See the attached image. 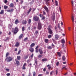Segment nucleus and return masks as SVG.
<instances>
[{
  "instance_id": "1",
  "label": "nucleus",
  "mask_w": 76,
  "mask_h": 76,
  "mask_svg": "<svg viewBox=\"0 0 76 76\" xmlns=\"http://www.w3.org/2000/svg\"><path fill=\"white\" fill-rule=\"evenodd\" d=\"M51 26H49L48 28V33L50 34H53V31L51 29Z\"/></svg>"
},
{
  "instance_id": "2",
  "label": "nucleus",
  "mask_w": 76,
  "mask_h": 76,
  "mask_svg": "<svg viewBox=\"0 0 76 76\" xmlns=\"http://www.w3.org/2000/svg\"><path fill=\"white\" fill-rule=\"evenodd\" d=\"M19 31V29H18V27H15L14 29V31H13V33L14 34H16Z\"/></svg>"
},
{
  "instance_id": "3",
  "label": "nucleus",
  "mask_w": 76,
  "mask_h": 76,
  "mask_svg": "<svg viewBox=\"0 0 76 76\" xmlns=\"http://www.w3.org/2000/svg\"><path fill=\"white\" fill-rule=\"evenodd\" d=\"M6 60H7V62H10L13 60V58L11 57H8L7 58Z\"/></svg>"
},
{
  "instance_id": "4",
  "label": "nucleus",
  "mask_w": 76,
  "mask_h": 76,
  "mask_svg": "<svg viewBox=\"0 0 76 76\" xmlns=\"http://www.w3.org/2000/svg\"><path fill=\"white\" fill-rule=\"evenodd\" d=\"M42 28L41 26V24L40 22H39L38 23V29H41V28Z\"/></svg>"
},
{
  "instance_id": "5",
  "label": "nucleus",
  "mask_w": 76,
  "mask_h": 76,
  "mask_svg": "<svg viewBox=\"0 0 76 76\" xmlns=\"http://www.w3.org/2000/svg\"><path fill=\"white\" fill-rule=\"evenodd\" d=\"M33 19L35 21H38L39 20V17L37 16H35L34 17Z\"/></svg>"
},
{
  "instance_id": "6",
  "label": "nucleus",
  "mask_w": 76,
  "mask_h": 76,
  "mask_svg": "<svg viewBox=\"0 0 76 76\" xmlns=\"http://www.w3.org/2000/svg\"><path fill=\"white\" fill-rule=\"evenodd\" d=\"M26 66V63H25L24 64L23 67L22 68V69H23V70H25V69H26V68H25V66Z\"/></svg>"
},
{
  "instance_id": "7",
  "label": "nucleus",
  "mask_w": 76,
  "mask_h": 76,
  "mask_svg": "<svg viewBox=\"0 0 76 76\" xmlns=\"http://www.w3.org/2000/svg\"><path fill=\"white\" fill-rule=\"evenodd\" d=\"M44 9H45V10L46 11V12H48V11H49V10H48V8L46 7V6H45L44 7Z\"/></svg>"
},
{
  "instance_id": "8",
  "label": "nucleus",
  "mask_w": 76,
  "mask_h": 76,
  "mask_svg": "<svg viewBox=\"0 0 76 76\" xmlns=\"http://www.w3.org/2000/svg\"><path fill=\"white\" fill-rule=\"evenodd\" d=\"M55 39L56 40L58 39L59 38V36L58 34H56L55 36Z\"/></svg>"
},
{
  "instance_id": "9",
  "label": "nucleus",
  "mask_w": 76,
  "mask_h": 76,
  "mask_svg": "<svg viewBox=\"0 0 76 76\" xmlns=\"http://www.w3.org/2000/svg\"><path fill=\"white\" fill-rule=\"evenodd\" d=\"M15 61L16 62V63L18 65V66H19V65L20 64V63H19V62L16 59H15Z\"/></svg>"
},
{
  "instance_id": "10",
  "label": "nucleus",
  "mask_w": 76,
  "mask_h": 76,
  "mask_svg": "<svg viewBox=\"0 0 76 76\" xmlns=\"http://www.w3.org/2000/svg\"><path fill=\"white\" fill-rule=\"evenodd\" d=\"M29 50L31 52V53L34 52V49H33L32 47L30 48Z\"/></svg>"
},
{
  "instance_id": "11",
  "label": "nucleus",
  "mask_w": 76,
  "mask_h": 76,
  "mask_svg": "<svg viewBox=\"0 0 76 76\" xmlns=\"http://www.w3.org/2000/svg\"><path fill=\"white\" fill-rule=\"evenodd\" d=\"M14 10H13V9H12L11 10H7V12H12Z\"/></svg>"
},
{
  "instance_id": "12",
  "label": "nucleus",
  "mask_w": 76,
  "mask_h": 76,
  "mask_svg": "<svg viewBox=\"0 0 76 76\" xmlns=\"http://www.w3.org/2000/svg\"><path fill=\"white\" fill-rule=\"evenodd\" d=\"M39 51L40 54H42L43 53V51H42V50L40 49H39Z\"/></svg>"
},
{
  "instance_id": "13",
  "label": "nucleus",
  "mask_w": 76,
  "mask_h": 76,
  "mask_svg": "<svg viewBox=\"0 0 76 76\" xmlns=\"http://www.w3.org/2000/svg\"><path fill=\"white\" fill-rule=\"evenodd\" d=\"M22 23L23 24H26L27 21L26 20H23L22 22Z\"/></svg>"
},
{
  "instance_id": "14",
  "label": "nucleus",
  "mask_w": 76,
  "mask_h": 76,
  "mask_svg": "<svg viewBox=\"0 0 76 76\" xmlns=\"http://www.w3.org/2000/svg\"><path fill=\"white\" fill-rule=\"evenodd\" d=\"M18 23H19V21L18 20V19H16L15 21V24H17Z\"/></svg>"
},
{
  "instance_id": "15",
  "label": "nucleus",
  "mask_w": 76,
  "mask_h": 76,
  "mask_svg": "<svg viewBox=\"0 0 76 76\" xmlns=\"http://www.w3.org/2000/svg\"><path fill=\"white\" fill-rule=\"evenodd\" d=\"M61 43H62V44H64V43H65V41L64 40V39H62L61 40Z\"/></svg>"
},
{
  "instance_id": "16",
  "label": "nucleus",
  "mask_w": 76,
  "mask_h": 76,
  "mask_svg": "<svg viewBox=\"0 0 76 76\" xmlns=\"http://www.w3.org/2000/svg\"><path fill=\"white\" fill-rule=\"evenodd\" d=\"M23 35V34H21L19 37V39H21V38H22Z\"/></svg>"
},
{
  "instance_id": "17",
  "label": "nucleus",
  "mask_w": 76,
  "mask_h": 76,
  "mask_svg": "<svg viewBox=\"0 0 76 76\" xmlns=\"http://www.w3.org/2000/svg\"><path fill=\"white\" fill-rule=\"evenodd\" d=\"M28 56L29 55H28L26 56H24V59H26V58H27Z\"/></svg>"
},
{
  "instance_id": "18",
  "label": "nucleus",
  "mask_w": 76,
  "mask_h": 76,
  "mask_svg": "<svg viewBox=\"0 0 76 76\" xmlns=\"http://www.w3.org/2000/svg\"><path fill=\"white\" fill-rule=\"evenodd\" d=\"M57 54L58 55L59 57H61V53L60 52H57Z\"/></svg>"
},
{
  "instance_id": "19",
  "label": "nucleus",
  "mask_w": 76,
  "mask_h": 76,
  "mask_svg": "<svg viewBox=\"0 0 76 76\" xmlns=\"http://www.w3.org/2000/svg\"><path fill=\"white\" fill-rule=\"evenodd\" d=\"M35 45V43H32L30 45V47H34V46Z\"/></svg>"
},
{
  "instance_id": "20",
  "label": "nucleus",
  "mask_w": 76,
  "mask_h": 76,
  "mask_svg": "<svg viewBox=\"0 0 76 76\" xmlns=\"http://www.w3.org/2000/svg\"><path fill=\"white\" fill-rule=\"evenodd\" d=\"M52 40L53 41L54 43L56 44H57V42L55 40L53 39H52Z\"/></svg>"
},
{
  "instance_id": "21",
  "label": "nucleus",
  "mask_w": 76,
  "mask_h": 76,
  "mask_svg": "<svg viewBox=\"0 0 76 76\" xmlns=\"http://www.w3.org/2000/svg\"><path fill=\"white\" fill-rule=\"evenodd\" d=\"M4 13V10H2L0 12V15H2L3 13Z\"/></svg>"
},
{
  "instance_id": "22",
  "label": "nucleus",
  "mask_w": 76,
  "mask_h": 76,
  "mask_svg": "<svg viewBox=\"0 0 76 76\" xmlns=\"http://www.w3.org/2000/svg\"><path fill=\"white\" fill-rule=\"evenodd\" d=\"M13 3H11L9 5V6L10 7H13Z\"/></svg>"
},
{
  "instance_id": "23",
  "label": "nucleus",
  "mask_w": 76,
  "mask_h": 76,
  "mask_svg": "<svg viewBox=\"0 0 76 76\" xmlns=\"http://www.w3.org/2000/svg\"><path fill=\"white\" fill-rule=\"evenodd\" d=\"M55 3L56 6H58V2H57V1H55Z\"/></svg>"
},
{
  "instance_id": "24",
  "label": "nucleus",
  "mask_w": 76,
  "mask_h": 76,
  "mask_svg": "<svg viewBox=\"0 0 76 76\" xmlns=\"http://www.w3.org/2000/svg\"><path fill=\"white\" fill-rule=\"evenodd\" d=\"M42 61H47V59L46 58H43L42 59Z\"/></svg>"
},
{
  "instance_id": "25",
  "label": "nucleus",
  "mask_w": 76,
  "mask_h": 76,
  "mask_svg": "<svg viewBox=\"0 0 76 76\" xmlns=\"http://www.w3.org/2000/svg\"><path fill=\"white\" fill-rule=\"evenodd\" d=\"M45 2L46 3H47V4H48L49 3V1H50V0H45Z\"/></svg>"
},
{
  "instance_id": "26",
  "label": "nucleus",
  "mask_w": 76,
  "mask_h": 76,
  "mask_svg": "<svg viewBox=\"0 0 76 76\" xmlns=\"http://www.w3.org/2000/svg\"><path fill=\"white\" fill-rule=\"evenodd\" d=\"M45 42H46V43H48V39H45Z\"/></svg>"
},
{
  "instance_id": "27",
  "label": "nucleus",
  "mask_w": 76,
  "mask_h": 76,
  "mask_svg": "<svg viewBox=\"0 0 76 76\" xmlns=\"http://www.w3.org/2000/svg\"><path fill=\"white\" fill-rule=\"evenodd\" d=\"M43 56V55H39L38 56V57L39 58H41V57H42Z\"/></svg>"
},
{
  "instance_id": "28",
  "label": "nucleus",
  "mask_w": 76,
  "mask_h": 76,
  "mask_svg": "<svg viewBox=\"0 0 76 76\" xmlns=\"http://www.w3.org/2000/svg\"><path fill=\"white\" fill-rule=\"evenodd\" d=\"M17 58L18 60H20V56H17Z\"/></svg>"
},
{
  "instance_id": "29",
  "label": "nucleus",
  "mask_w": 76,
  "mask_h": 76,
  "mask_svg": "<svg viewBox=\"0 0 76 76\" xmlns=\"http://www.w3.org/2000/svg\"><path fill=\"white\" fill-rule=\"evenodd\" d=\"M31 10H32V8H30L29 10L27 12V13H28V14H29V13H30V12L31 11Z\"/></svg>"
},
{
  "instance_id": "30",
  "label": "nucleus",
  "mask_w": 76,
  "mask_h": 76,
  "mask_svg": "<svg viewBox=\"0 0 76 76\" xmlns=\"http://www.w3.org/2000/svg\"><path fill=\"white\" fill-rule=\"evenodd\" d=\"M62 60L64 61H65V60H66V58H65V56H63L62 57Z\"/></svg>"
},
{
  "instance_id": "31",
  "label": "nucleus",
  "mask_w": 76,
  "mask_h": 76,
  "mask_svg": "<svg viewBox=\"0 0 76 76\" xmlns=\"http://www.w3.org/2000/svg\"><path fill=\"white\" fill-rule=\"evenodd\" d=\"M19 44L18 42H17L15 45L16 47H18L19 46Z\"/></svg>"
},
{
  "instance_id": "32",
  "label": "nucleus",
  "mask_w": 76,
  "mask_h": 76,
  "mask_svg": "<svg viewBox=\"0 0 76 76\" xmlns=\"http://www.w3.org/2000/svg\"><path fill=\"white\" fill-rule=\"evenodd\" d=\"M8 8V7L7 6H6V5H5L4 6V8L5 9H7Z\"/></svg>"
},
{
  "instance_id": "33",
  "label": "nucleus",
  "mask_w": 76,
  "mask_h": 76,
  "mask_svg": "<svg viewBox=\"0 0 76 76\" xmlns=\"http://www.w3.org/2000/svg\"><path fill=\"white\" fill-rule=\"evenodd\" d=\"M53 20H54V19L55 18V15L54 14H53Z\"/></svg>"
},
{
  "instance_id": "34",
  "label": "nucleus",
  "mask_w": 76,
  "mask_h": 76,
  "mask_svg": "<svg viewBox=\"0 0 76 76\" xmlns=\"http://www.w3.org/2000/svg\"><path fill=\"white\" fill-rule=\"evenodd\" d=\"M48 48L49 49H52V48H53L52 47H51L50 46H49L48 47Z\"/></svg>"
},
{
  "instance_id": "35",
  "label": "nucleus",
  "mask_w": 76,
  "mask_h": 76,
  "mask_svg": "<svg viewBox=\"0 0 76 76\" xmlns=\"http://www.w3.org/2000/svg\"><path fill=\"white\" fill-rule=\"evenodd\" d=\"M31 19H29L28 20V23L30 24L31 23Z\"/></svg>"
},
{
  "instance_id": "36",
  "label": "nucleus",
  "mask_w": 76,
  "mask_h": 76,
  "mask_svg": "<svg viewBox=\"0 0 76 76\" xmlns=\"http://www.w3.org/2000/svg\"><path fill=\"white\" fill-rule=\"evenodd\" d=\"M71 3L72 6H74V3H73V1H71Z\"/></svg>"
},
{
  "instance_id": "37",
  "label": "nucleus",
  "mask_w": 76,
  "mask_h": 76,
  "mask_svg": "<svg viewBox=\"0 0 76 76\" xmlns=\"http://www.w3.org/2000/svg\"><path fill=\"white\" fill-rule=\"evenodd\" d=\"M56 65L57 66L59 65V62L58 61L56 62Z\"/></svg>"
},
{
  "instance_id": "38",
  "label": "nucleus",
  "mask_w": 76,
  "mask_h": 76,
  "mask_svg": "<svg viewBox=\"0 0 76 76\" xmlns=\"http://www.w3.org/2000/svg\"><path fill=\"white\" fill-rule=\"evenodd\" d=\"M9 53L7 52L6 55V57H7L9 55Z\"/></svg>"
},
{
  "instance_id": "39",
  "label": "nucleus",
  "mask_w": 76,
  "mask_h": 76,
  "mask_svg": "<svg viewBox=\"0 0 76 76\" xmlns=\"http://www.w3.org/2000/svg\"><path fill=\"white\" fill-rule=\"evenodd\" d=\"M22 31H25V27H23L22 28Z\"/></svg>"
},
{
  "instance_id": "40",
  "label": "nucleus",
  "mask_w": 76,
  "mask_h": 76,
  "mask_svg": "<svg viewBox=\"0 0 76 76\" xmlns=\"http://www.w3.org/2000/svg\"><path fill=\"white\" fill-rule=\"evenodd\" d=\"M20 52H21V50H20L18 51V55L19 54H20Z\"/></svg>"
},
{
  "instance_id": "41",
  "label": "nucleus",
  "mask_w": 76,
  "mask_h": 76,
  "mask_svg": "<svg viewBox=\"0 0 76 76\" xmlns=\"http://www.w3.org/2000/svg\"><path fill=\"white\" fill-rule=\"evenodd\" d=\"M68 30L69 31H71V27H69L68 28Z\"/></svg>"
},
{
  "instance_id": "42",
  "label": "nucleus",
  "mask_w": 76,
  "mask_h": 76,
  "mask_svg": "<svg viewBox=\"0 0 76 76\" xmlns=\"http://www.w3.org/2000/svg\"><path fill=\"white\" fill-rule=\"evenodd\" d=\"M36 74V73H35V72H34L33 73V76H35Z\"/></svg>"
},
{
  "instance_id": "43",
  "label": "nucleus",
  "mask_w": 76,
  "mask_h": 76,
  "mask_svg": "<svg viewBox=\"0 0 76 76\" xmlns=\"http://www.w3.org/2000/svg\"><path fill=\"white\" fill-rule=\"evenodd\" d=\"M52 36L51 35H49L48 36V38H51V37Z\"/></svg>"
},
{
  "instance_id": "44",
  "label": "nucleus",
  "mask_w": 76,
  "mask_h": 76,
  "mask_svg": "<svg viewBox=\"0 0 76 76\" xmlns=\"http://www.w3.org/2000/svg\"><path fill=\"white\" fill-rule=\"evenodd\" d=\"M4 3H7V0H5L4 1Z\"/></svg>"
},
{
  "instance_id": "45",
  "label": "nucleus",
  "mask_w": 76,
  "mask_h": 76,
  "mask_svg": "<svg viewBox=\"0 0 76 76\" xmlns=\"http://www.w3.org/2000/svg\"><path fill=\"white\" fill-rule=\"evenodd\" d=\"M39 50H38V49H36V53H38V51Z\"/></svg>"
},
{
  "instance_id": "46",
  "label": "nucleus",
  "mask_w": 76,
  "mask_h": 76,
  "mask_svg": "<svg viewBox=\"0 0 76 76\" xmlns=\"http://www.w3.org/2000/svg\"><path fill=\"white\" fill-rule=\"evenodd\" d=\"M6 75L7 76H10V73H7V74Z\"/></svg>"
},
{
  "instance_id": "47",
  "label": "nucleus",
  "mask_w": 76,
  "mask_h": 76,
  "mask_svg": "<svg viewBox=\"0 0 76 76\" xmlns=\"http://www.w3.org/2000/svg\"><path fill=\"white\" fill-rule=\"evenodd\" d=\"M65 67H66V66L63 67L62 68V69H64V68H65V70H66V69H67V68H65Z\"/></svg>"
},
{
  "instance_id": "48",
  "label": "nucleus",
  "mask_w": 76,
  "mask_h": 76,
  "mask_svg": "<svg viewBox=\"0 0 76 76\" xmlns=\"http://www.w3.org/2000/svg\"><path fill=\"white\" fill-rule=\"evenodd\" d=\"M43 15H46V13L45 12V11H43Z\"/></svg>"
},
{
  "instance_id": "49",
  "label": "nucleus",
  "mask_w": 76,
  "mask_h": 76,
  "mask_svg": "<svg viewBox=\"0 0 76 76\" xmlns=\"http://www.w3.org/2000/svg\"><path fill=\"white\" fill-rule=\"evenodd\" d=\"M46 74H47V75H48L49 74V72H48V71H46Z\"/></svg>"
},
{
  "instance_id": "50",
  "label": "nucleus",
  "mask_w": 76,
  "mask_h": 76,
  "mask_svg": "<svg viewBox=\"0 0 76 76\" xmlns=\"http://www.w3.org/2000/svg\"><path fill=\"white\" fill-rule=\"evenodd\" d=\"M42 75H43V74H39L38 75V76H42Z\"/></svg>"
},
{
  "instance_id": "51",
  "label": "nucleus",
  "mask_w": 76,
  "mask_h": 76,
  "mask_svg": "<svg viewBox=\"0 0 76 76\" xmlns=\"http://www.w3.org/2000/svg\"><path fill=\"white\" fill-rule=\"evenodd\" d=\"M51 66H49L48 68V69H49V70H50V69H51Z\"/></svg>"
},
{
  "instance_id": "52",
  "label": "nucleus",
  "mask_w": 76,
  "mask_h": 76,
  "mask_svg": "<svg viewBox=\"0 0 76 76\" xmlns=\"http://www.w3.org/2000/svg\"><path fill=\"white\" fill-rule=\"evenodd\" d=\"M33 56H34V55H33V54H32L31 55V58H32V57H33Z\"/></svg>"
},
{
  "instance_id": "53",
  "label": "nucleus",
  "mask_w": 76,
  "mask_h": 76,
  "mask_svg": "<svg viewBox=\"0 0 76 76\" xmlns=\"http://www.w3.org/2000/svg\"><path fill=\"white\" fill-rule=\"evenodd\" d=\"M35 33L36 34H37L38 33V31H36L35 32Z\"/></svg>"
},
{
  "instance_id": "54",
  "label": "nucleus",
  "mask_w": 76,
  "mask_h": 76,
  "mask_svg": "<svg viewBox=\"0 0 76 76\" xmlns=\"http://www.w3.org/2000/svg\"><path fill=\"white\" fill-rule=\"evenodd\" d=\"M52 47H55V46H54V44H53V43H52Z\"/></svg>"
},
{
  "instance_id": "55",
  "label": "nucleus",
  "mask_w": 76,
  "mask_h": 76,
  "mask_svg": "<svg viewBox=\"0 0 76 76\" xmlns=\"http://www.w3.org/2000/svg\"><path fill=\"white\" fill-rule=\"evenodd\" d=\"M15 51H18V49L17 48H15Z\"/></svg>"
},
{
  "instance_id": "56",
  "label": "nucleus",
  "mask_w": 76,
  "mask_h": 76,
  "mask_svg": "<svg viewBox=\"0 0 76 76\" xmlns=\"http://www.w3.org/2000/svg\"><path fill=\"white\" fill-rule=\"evenodd\" d=\"M43 71H44V72H45V71H46V69H45V68H44Z\"/></svg>"
},
{
  "instance_id": "57",
  "label": "nucleus",
  "mask_w": 76,
  "mask_h": 76,
  "mask_svg": "<svg viewBox=\"0 0 76 76\" xmlns=\"http://www.w3.org/2000/svg\"><path fill=\"white\" fill-rule=\"evenodd\" d=\"M5 69L6 70V71H9V69Z\"/></svg>"
},
{
  "instance_id": "58",
  "label": "nucleus",
  "mask_w": 76,
  "mask_h": 76,
  "mask_svg": "<svg viewBox=\"0 0 76 76\" xmlns=\"http://www.w3.org/2000/svg\"><path fill=\"white\" fill-rule=\"evenodd\" d=\"M56 75H57V73H58V72L57 71V70H56Z\"/></svg>"
},
{
  "instance_id": "59",
  "label": "nucleus",
  "mask_w": 76,
  "mask_h": 76,
  "mask_svg": "<svg viewBox=\"0 0 76 76\" xmlns=\"http://www.w3.org/2000/svg\"><path fill=\"white\" fill-rule=\"evenodd\" d=\"M59 10L60 12H61V8H60V7H59Z\"/></svg>"
},
{
  "instance_id": "60",
  "label": "nucleus",
  "mask_w": 76,
  "mask_h": 76,
  "mask_svg": "<svg viewBox=\"0 0 76 76\" xmlns=\"http://www.w3.org/2000/svg\"><path fill=\"white\" fill-rule=\"evenodd\" d=\"M42 19L43 20L45 19V17H43L42 18Z\"/></svg>"
},
{
  "instance_id": "61",
  "label": "nucleus",
  "mask_w": 76,
  "mask_h": 76,
  "mask_svg": "<svg viewBox=\"0 0 76 76\" xmlns=\"http://www.w3.org/2000/svg\"><path fill=\"white\" fill-rule=\"evenodd\" d=\"M38 46H37V47L35 48V49H38Z\"/></svg>"
},
{
  "instance_id": "62",
  "label": "nucleus",
  "mask_w": 76,
  "mask_h": 76,
  "mask_svg": "<svg viewBox=\"0 0 76 76\" xmlns=\"http://www.w3.org/2000/svg\"><path fill=\"white\" fill-rule=\"evenodd\" d=\"M72 20L74 19V16H72Z\"/></svg>"
},
{
  "instance_id": "63",
  "label": "nucleus",
  "mask_w": 76,
  "mask_h": 76,
  "mask_svg": "<svg viewBox=\"0 0 76 76\" xmlns=\"http://www.w3.org/2000/svg\"><path fill=\"white\" fill-rule=\"evenodd\" d=\"M7 40H9V38L8 37L6 38Z\"/></svg>"
},
{
  "instance_id": "64",
  "label": "nucleus",
  "mask_w": 76,
  "mask_h": 76,
  "mask_svg": "<svg viewBox=\"0 0 76 76\" xmlns=\"http://www.w3.org/2000/svg\"><path fill=\"white\" fill-rule=\"evenodd\" d=\"M27 39H28V38L26 37L25 39L24 40L25 41L26 40H27Z\"/></svg>"
}]
</instances>
